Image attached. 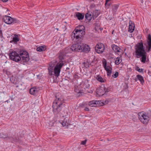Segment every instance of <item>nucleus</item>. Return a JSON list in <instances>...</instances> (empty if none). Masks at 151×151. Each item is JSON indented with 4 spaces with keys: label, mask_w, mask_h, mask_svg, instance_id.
<instances>
[{
    "label": "nucleus",
    "mask_w": 151,
    "mask_h": 151,
    "mask_svg": "<svg viewBox=\"0 0 151 151\" xmlns=\"http://www.w3.org/2000/svg\"><path fill=\"white\" fill-rule=\"evenodd\" d=\"M76 31H75L74 30L71 34V37L73 40L74 39L76 38V40H78V41H79L80 42L73 44L70 47V49L72 51H75L88 52L90 50V48L88 46L81 42V40H82L83 36L84 35L81 34V32H79L78 33Z\"/></svg>",
    "instance_id": "1"
},
{
    "label": "nucleus",
    "mask_w": 151,
    "mask_h": 151,
    "mask_svg": "<svg viewBox=\"0 0 151 151\" xmlns=\"http://www.w3.org/2000/svg\"><path fill=\"white\" fill-rule=\"evenodd\" d=\"M10 59L16 62L20 63L24 65L29 60L28 52L25 50H20L18 53L14 51L11 52L9 55Z\"/></svg>",
    "instance_id": "2"
},
{
    "label": "nucleus",
    "mask_w": 151,
    "mask_h": 151,
    "mask_svg": "<svg viewBox=\"0 0 151 151\" xmlns=\"http://www.w3.org/2000/svg\"><path fill=\"white\" fill-rule=\"evenodd\" d=\"M135 55L141 57L140 59L141 62L143 63H145L146 62L147 54L142 41L135 45Z\"/></svg>",
    "instance_id": "3"
},
{
    "label": "nucleus",
    "mask_w": 151,
    "mask_h": 151,
    "mask_svg": "<svg viewBox=\"0 0 151 151\" xmlns=\"http://www.w3.org/2000/svg\"><path fill=\"white\" fill-rule=\"evenodd\" d=\"M56 99L53 103L52 107L53 111L55 115H57L59 113L62 107V104L64 103V99L62 98H57V96H55Z\"/></svg>",
    "instance_id": "4"
},
{
    "label": "nucleus",
    "mask_w": 151,
    "mask_h": 151,
    "mask_svg": "<svg viewBox=\"0 0 151 151\" xmlns=\"http://www.w3.org/2000/svg\"><path fill=\"white\" fill-rule=\"evenodd\" d=\"M138 116L140 121L144 124H147L151 117L149 114H147L143 112L139 113Z\"/></svg>",
    "instance_id": "5"
},
{
    "label": "nucleus",
    "mask_w": 151,
    "mask_h": 151,
    "mask_svg": "<svg viewBox=\"0 0 151 151\" xmlns=\"http://www.w3.org/2000/svg\"><path fill=\"white\" fill-rule=\"evenodd\" d=\"M109 91V89L106 88L104 85L102 84L96 90V96L97 97H100L104 94Z\"/></svg>",
    "instance_id": "6"
},
{
    "label": "nucleus",
    "mask_w": 151,
    "mask_h": 151,
    "mask_svg": "<svg viewBox=\"0 0 151 151\" xmlns=\"http://www.w3.org/2000/svg\"><path fill=\"white\" fill-rule=\"evenodd\" d=\"M64 64V63L62 61L58 62L54 68V75L56 77H58L60 75V69Z\"/></svg>",
    "instance_id": "7"
},
{
    "label": "nucleus",
    "mask_w": 151,
    "mask_h": 151,
    "mask_svg": "<svg viewBox=\"0 0 151 151\" xmlns=\"http://www.w3.org/2000/svg\"><path fill=\"white\" fill-rule=\"evenodd\" d=\"M3 20L4 22L7 24L17 23L18 21L16 19L6 15L4 16Z\"/></svg>",
    "instance_id": "8"
},
{
    "label": "nucleus",
    "mask_w": 151,
    "mask_h": 151,
    "mask_svg": "<svg viewBox=\"0 0 151 151\" xmlns=\"http://www.w3.org/2000/svg\"><path fill=\"white\" fill-rule=\"evenodd\" d=\"M105 46L102 43H99L95 47V51L98 54H101L104 51Z\"/></svg>",
    "instance_id": "9"
},
{
    "label": "nucleus",
    "mask_w": 151,
    "mask_h": 151,
    "mask_svg": "<svg viewBox=\"0 0 151 151\" xmlns=\"http://www.w3.org/2000/svg\"><path fill=\"white\" fill-rule=\"evenodd\" d=\"M147 42V44L145 45L146 46L147 52H149L151 49V35L150 34L148 35Z\"/></svg>",
    "instance_id": "10"
},
{
    "label": "nucleus",
    "mask_w": 151,
    "mask_h": 151,
    "mask_svg": "<svg viewBox=\"0 0 151 151\" xmlns=\"http://www.w3.org/2000/svg\"><path fill=\"white\" fill-rule=\"evenodd\" d=\"M0 137L3 138H8L9 139L16 141L17 139V138H14L13 137H12V135L10 136V135L4 134L3 133H0Z\"/></svg>",
    "instance_id": "11"
},
{
    "label": "nucleus",
    "mask_w": 151,
    "mask_h": 151,
    "mask_svg": "<svg viewBox=\"0 0 151 151\" xmlns=\"http://www.w3.org/2000/svg\"><path fill=\"white\" fill-rule=\"evenodd\" d=\"M85 28L83 25H79L76 27L75 29V31L77 32H81L83 35H85Z\"/></svg>",
    "instance_id": "12"
},
{
    "label": "nucleus",
    "mask_w": 151,
    "mask_h": 151,
    "mask_svg": "<svg viewBox=\"0 0 151 151\" xmlns=\"http://www.w3.org/2000/svg\"><path fill=\"white\" fill-rule=\"evenodd\" d=\"M135 25L134 23H132L131 21H129V27L128 29L129 32L132 33L134 29Z\"/></svg>",
    "instance_id": "13"
},
{
    "label": "nucleus",
    "mask_w": 151,
    "mask_h": 151,
    "mask_svg": "<svg viewBox=\"0 0 151 151\" xmlns=\"http://www.w3.org/2000/svg\"><path fill=\"white\" fill-rule=\"evenodd\" d=\"M69 119L68 118H65L63 122L61 123V124L63 126H66L68 127L69 125H70L69 122Z\"/></svg>",
    "instance_id": "14"
},
{
    "label": "nucleus",
    "mask_w": 151,
    "mask_h": 151,
    "mask_svg": "<svg viewBox=\"0 0 151 151\" xmlns=\"http://www.w3.org/2000/svg\"><path fill=\"white\" fill-rule=\"evenodd\" d=\"M96 23H95V30L99 33V31H101L103 29V28L100 27V23L99 22H97V21H96Z\"/></svg>",
    "instance_id": "15"
},
{
    "label": "nucleus",
    "mask_w": 151,
    "mask_h": 151,
    "mask_svg": "<svg viewBox=\"0 0 151 151\" xmlns=\"http://www.w3.org/2000/svg\"><path fill=\"white\" fill-rule=\"evenodd\" d=\"M91 65V63L88 60H85L84 62L82 64V67H85L87 68L89 67V66Z\"/></svg>",
    "instance_id": "16"
},
{
    "label": "nucleus",
    "mask_w": 151,
    "mask_h": 151,
    "mask_svg": "<svg viewBox=\"0 0 151 151\" xmlns=\"http://www.w3.org/2000/svg\"><path fill=\"white\" fill-rule=\"evenodd\" d=\"M76 15L78 19L80 20H82L83 19L84 15L83 14H81L79 12H76Z\"/></svg>",
    "instance_id": "17"
},
{
    "label": "nucleus",
    "mask_w": 151,
    "mask_h": 151,
    "mask_svg": "<svg viewBox=\"0 0 151 151\" xmlns=\"http://www.w3.org/2000/svg\"><path fill=\"white\" fill-rule=\"evenodd\" d=\"M65 56V53L64 52H60L58 57V59L59 60L58 62H60V61H62L64 63L63 60L64 59V57Z\"/></svg>",
    "instance_id": "18"
},
{
    "label": "nucleus",
    "mask_w": 151,
    "mask_h": 151,
    "mask_svg": "<svg viewBox=\"0 0 151 151\" xmlns=\"http://www.w3.org/2000/svg\"><path fill=\"white\" fill-rule=\"evenodd\" d=\"M107 71V75L108 76H110L112 73V68L111 67L109 66H107V67L105 69Z\"/></svg>",
    "instance_id": "19"
},
{
    "label": "nucleus",
    "mask_w": 151,
    "mask_h": 151,
    "mask_svg": "<svg viewBox=\"0 0 151 151\" xmlns=\"http://www.w3.org/2000/svg\"><path fill=\"white\" fill-rule=\"evenodd\" d=\"M22 83L19 81H18L15 84L16 85V87L17 88H18L19 89H22L23 88V87H22Z\"/></svg>",
    "instance_id": "20"
},
{
    "label": "nucleus",
    "mask_w": 151,
    "mask_h": 151,
    "mask_svg": "<svg viewBox=\"0 0 151 151\" xmlns=\"http://www.w3.org/2000/svg\"><path fill=\"white\" fill-rule=\"evenodd\" d=\"M80 88H79V87H76L74 88V91H75L77 93H78V96H80L81 95H82V92H81V90H80Z\"/></svg>",
    "instance_id": "21"
},
{
    "label": "nucleus",
    "mask_w": 151,
    "mask_h": 151,
    "mask_svg": "<svg viewBox=\"0 0 151 151\" xmlns=\"http://www.w3.org/2000/svg\"><path fill=\"white\" fill-rule=\"evenodd\" d=\"M104 104L101 100H95V107L102 106Z\"/></svg>",
    "instance_id": "22"
},
{
    "label": "nucleus",
    "mask_w": 151,
    "mask_h": 151,
    "mask_svg": "<svg viewBox=\"0 0 151 151\" xmlns=\"http://www.w3.org/2000/svg\"><path fill=\"white\" fill-rule=\"evenodd\" d=\"M113 50L115 52H119V50L120 49L119 47L118 46L114 44L112 45L111 46Z\"/></svg>",
    "instance_id": "23"
},
{
    "label": "nucleus",
    "mask_w": 151,
    "mask_h": 151,
    "mask_svg": "<svg viewBox=\"0 0 151 151\" xmlns=\"http://www.w3.org/2000/svg\"><path fill=\"white\" fill-rule=\"evenodd\" d=\"M30 93L33 95H35L37 93V91L36 90V88H31L29 90Z\"/></svg>",
    "instance_id": "24"
},
{
    "label": "nucleus",
    "mask_w": 151,
    "mask_h": 151,
    "mask_svg": "<svg viewBox=\"0 0 151 151\" xmlns=\"http://www.w3.org/2000/svg\"><path fill=\"white\" fill-rule=\"evenodd\" d=\"M48 70H49V73L50 75L52 76L54 75V68L53 66L50 67L48 68Z\"/></svg>",
    "instance_id": "25"
},
{
    "label": "nucleus",
    "mask_w": 151,
    "mask_h": 151,
    "mask_svg": "<svg viewBox=\"0 0 151 151\" xmlns=\"http://www.w3.org/2000/svg\"><path fill=\"white\" fill-rule=\"evenodd\" d=\"M46 48L45 46H40L37 48V50L39 52H41L45 51Z\"/></svg>",
    "instance_id": "26"
},
{
    "label": "nucleus",
    "mask_w": 151,
    "mask_h": 151,
    "mask_svg": "<svg viewBox=\"0 0 151 151\" xmlns=\"http://www.w3.org/2000/svg\"><path fill=\"white\" fill-rule=\"evenodd\" d=\"M137 79L141 83L143 84L144 82V81L143 79V78L142 76L140 75H137Z\"/></svg>",
    "instance_id": "27"
},
{
    "label": "nucleus",
    "mask_w": 151,
    "mask_h": 151,
    "mask_svg": "<svg viewBox=\"0 0 151 151\" xmlns=\"http://www.w3.org/2000/svg\"><path fill=\"white\" fill-rule=\"evenodd\" d=\"M92 17V16L91 14L86 13L85 15V18L88 21H90Z\"/></svg>",
    "instance_id": "28"
},
{
    "label": "nucleus",
    "mask_w": 151,
    "mask_h": 151,
    "mask_svg": "<svg viewBox=\"0 0 151 151\" xmlns=\"http://www.w3.org/2000/svg\"><path fill=\"white\" fill-rule=\"evenodd\" d=\"M96 79L97 81L101 82L102 83L104 82V79H103L102 77L99 75H97V76L96 77Z\"/></svg>",
    "instance_id": "29"
},
{
    "label": "nucleus",
    "mask_w": 151,
    "mask_h": 151,
    "mask_svg": "<svg viewBox=\"0 0 151 151\" xmlns=\"http://www.w3.org/2000/svg\"><path fill=\"white\" fill-rule=\"evenodd\" d=\"M11 82L15 84L17 82V79L14 76L12 77L10 79Z\"/></svg>",
    "instance_id": "30"
},
{
    "label": "nucleus",
    "mask_w": 151,
    "mask_h": 151,
    "mask_svg": "<svg viewBox=\"0 0 151 151\" xmlns=\"http://www.w3.org/2000/svg\"><path fill=\"white\" fill-rule=\"evenodd\" d=\"M119 6L117 4H114L112 6V9L114 12H116Z\"/></svg>",
    "instance_id": "31"
},
{
    "label": "nucleus",
    "mask_w": 151,
    "mask_h": 151,
    "mask_svg": "<svg viewBox=\"0 0 151 151\" xmlns=\"http://www.w3.org/2000/svg\"><path fill=\"white\" fill-rule=\"evenodd\" d=\"M82 88L84 89L88 88L89 87V85L88 83L87 82L86 83H83L82 84Z\"/></svg>",
    "instance_id": "32"
},
{
    "label": "nucleus",
    "mask_w": 151,
    "mask_h": 151,
    "mask_svg": "<svg viewBox=\"0 0 151 151\" xmlns=\"http://www.w3.org/2000/svg\"><path fill=\"white\" fill-rule=\"evenodd\" d=\"M122 61V59L120 58H117L115 61V64L116 65H118Z\"/></svg>",
    "instance_id": "33"
},
{
    "label": "nucleus",
    "mask_w": 151,
    "mask_h": 151,
    "mask_svg": "<svg viewBox=\"0 0 151 151\" xmlns=\"http://www.w3.org/2000/svg\"><path fill=\"white\" fill-rule=\"evenodd\" d=\"M104 69H106L107 67L106 66V60L104 59L102 61Z\"/></svg>",
    "instance_id": "34"
},
{
    "label": "nucleus",
    "mask_w": 151,
    "mask_h": 151,
    "mask_svg": "<svg viewBox=\"0 0 151 151\" xmlns=\"http://www.w3.org/2000/svg\"><path fill=\"white\" fill-rule=\"evenodd\" d=\"M12 40L15 42H17L19 41V39L17 36H15L13 38Z\"/></svg>",
    "instance_id": "35"
},
{
    "label": "nucleus",
    "mask_w": 151,
    "mask_h": 151,
    "mask_svg": "<svg viewBox=\"0 0 151 151\" xmlns=\"http://www.w3.org/2000/svg\"><path fill=\"white\" fill-rule=\"evenodd\" d=\"M88 105L91 107H94V101L93 100L91 101L88 103Z\"/></svg>",
    "instance_id": "36"
},
{
    "label": "nucleus",
    "mask_w": 151,
    "mask_h": 151,
    "mask_svg": "<svg viewBox=\"0 0 151 151\" xmlns=\"http://www.w3.org/2000/svg\"><path fill=\"white\" fill-rule=\"evenodd\" d=\"M100 11H99L98 10H95V18L96 17H97L100 14Z\"/></svg>",
    "instance_id": "37"
},
{
    "label": "nucleus",
    "mask_w": 151,
    "mask_h": 151,
    "mask_svg": "<svg viewBox=\"0 0 151 151\" xmlns=\"http://www.w3.org/2000/svg\"><path fill=\"white\" fill-rule=\"evenodd\" d=\"M94 7V5L93 4H92L90 6V9L91 11L93 12L94 11L93 8Z\"/></svg>",
    "instance_id": "38"
},
{
    "label": "nucleus",
    "mask_w": 151,
    "mask_h": 151,
    "mask_svg": "<svg viewBox=\"0 0 151 151\" xmlns=\"http://www.w3.org/2000/svg\"><path fill=\"white\" fill-rule=\"evenodd\" d=\"M118 72H116L114 74V75H113L112 76L115 78H116L117 77V76H118Z\"/></svg>",
    "instance_id": "39"
},
{
    "label": "nucleus",
    "mask_w": 151,
    "mask_h": 151,
    "mask_svg": "<svg viewBox=\"0 0 151 151\" xmlns=\"http://www.w3.org/2000/svg\"><path fill=\"white\" fill-rule=\"evenodd\" d=\"M87 141V139H85L83 141H81V145H85Z\"/></svg>",
    "instance_id": "40"
},
{
    "label": "nucleus",
    "mask_w": 151,
    "mask_h": 151,
    "mask_svg": "<svg viewBox=\"0 0 151 151\" xmlns=\"http://www.w3.org/2000/svg\"><path fill=\"white\" fill-rule=\"evenodd\" d=\"M102 102L104 104V105L107 104L109 102V101L108 100H106L105 101H102Z\"/></svg>",
    "instance_id": "41"
},
{
    "label": "nucleus",
    "mask_w": 151,
    "mask_h": 151,
    "mask_svg": "<svg viewBox=\"0 0 151 151\" xmlns=\"http://www.w3.org/2000/svg\"><path fill=\"white\" fill-rule=\"evenodd\" d=\"M137 70L139 72H143V69H140L139 68H137Z\"/></svg>",
    "instance_id": "42"
},
{
    "label": "nucleus",
    "mask_w": 151,
    "mask_h": 151,
    "mask_svg": "<svg viewBox=\"0 0 151 151\" xmlns=\"http://www.w3.org/2000/svg\"><path fill=\"white\" fill-rule=\"evenodd\" d=\"M111 3L110 2H108L107 4V5H106V3H105V6L106 7H109V6H110V5Z\"/></svg>",
    "instance_id": "43"
},
{
    "label": "nucleus",
    "mask_w": 151,
    "mask_h": 151,
    "mask_svg": "<svg viewBox=\"0 0 151 151\" xmlns=\"http://www.w3.org/2000/svg\"><path fill=\"white\" fill-rule=\"evenodd\" d=\"M2 32L1 30H0V38H2Z\"/></svg>",
    "instance_id": "44"
},
{
    "label": "nucleus",
    "mask_w": 151,
    "mask_h": 151,
    "mask_svg": "<svg viewBox=\"0 0 151 151\" xmlns=\"http://www.w3.org/2000/svg\"><path fill=\"white\" fill-rule=\"evenodd\" d=\"M84 110L86 111H89V109L88 108V107H86L84 109Z\"/></svg>",
    "instance_id": "45"
},
{
    "label": "nucleus",
    "mask_w": 151,
    "mask_h": 151,
    "mask_svg": "<svg viewBox=\"0 0 151 151\" xmlns=\"http://www.w3.org/2000/svg\"><path fill=\"white\" fill-rule=\"evenodd\" d=\"M111 0H106V5H107V4L108 2H109Z\"/></svg>",
    "instance_id": "46"
},
{
    "label": "nucleus",
    "mask_w": 151,
    "mask_h": 151,
    "mask_svg": "<svg viewBox=\"0 0 151 151\" xmlns=\"http://www.w3.org/2000/svg\"><path fill=\"white\" fill-rule=\"evenodd\" d=\"M87 91H88V93H92L93 92V91H88L87 90Z\"/></svg>",
    "instance_id": "47"
},
{
    "label": "nucleus",
    "mask_w": 151,
    "mask_h": 151,
    "mask_svg": "<svg viewBox=\"0 0 151 151\" xmlns=\"http://www.w3.org/2000/svg\"><path fill=\"white\" fill-rule=\"evenodd\" d=\"M1 0L2 1H3V2H6L8 1V0Z\"/></svg>",
    "instance_id": "48"
},
{
    "label": "nucleus",
    "mask_w": 151,
    "mask_h": 151,
    "mask_svg": "<svg viewBox=\"0 0 151 151\" xmlns=\"http://www.w3.org/2000/svg\"><path fill=\"white\" fill-rule=\"evenodd\" d=\"M55 29H57V31H58V28H57Z\"/></svg>",
    "instance_id": "49"
},
{
    "label": "nucleus",
    "mask_w": 151,
    "mask_h": 151,
    "mask_svg": "<svg viewBox=\"0 0 151 151\" xmlns=\"http://www.w3.org/2000/svg\"><path fill=\"white\" fill-rule=\"evenodd\" d=\"M113 32H114V31H112V34H113Z\"/></svg>",
    "instance_id": "50"
},
{
    "label": "nucleus",
    "mask_w": 151,
    "mask_h": 151,
    "mask_svg": "<svg viewBox=\"0 0 151 151\" xmlns=\"http://www.w3.org/2000/svg\"><path fill=\"white\" fill-rule=\"evenodd\" d=\"M143 1L142 0V1H141V2H142V3H143Z\"/></svg>",
    "instance_id": "51"
},
{
    "label": "nucleus",
    "mask_w": 151,
    "mask_h": 151,
    "mask_svg": "<svg viewBox=\"0 0 151 151\" xmlns=\"http://www.w3.org/2000/svg\"><path fill=\"white\" fill-rule=\"evenodd\" d=\"M69 48H70V47L67 48L66 49H69Z\"/></svg>",
    "instance_id": "52"
},
{
    "label": "nucleus",
    "mask_w": 151,
    "mask_h": 151,
    "mask_svg": "<svg viewBox=\"0 0 151 151\" xmlns=\"http://www.w3.org/2000/svg\"><path fill=\"white\" fill-rule=\"evenodd\" d=\"M91 1H93L94 0H90Z\"/></svg>",
    "instance_id": "53"
},
{
    "label": "nucleus",
    "mask_w": 151,
    "mask_h": 151,
    "mask_svg": "<svg viewBox=\"0 0 151 151\" xmlns=\"http://www.w3.org/2000/svg\"><path fill=\"white\" fill-rule=\"evenodd\" d=\"M137 58H139V57H138L137 56Z\"/></svg>",
    "instance_id": "54"
}]
</instances>
